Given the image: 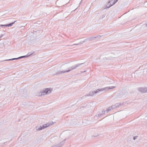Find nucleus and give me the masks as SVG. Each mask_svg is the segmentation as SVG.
I'll list each match as a JSON object with an SVG mask.
<instances>
[{
    "mask_svg": "<svg viewBox=\"0 0 147 147\" xmlns=\"http://www.w3.org/2000/svg\"><path fill=\"white\" fill-rule=\"evenodd\" d=\"M66 140V139H65L63 141L60 142L59 143L55 145H53L50 147H61L65 143V141Z\"/></svg>",
    "mask_w": 147,
    "mask_h": 147,
    "instance_id": "39448f33",
    "label": "nucleus"
},
{
    "mask_svg": "<svg viewBox=\"0 0 147 147\" xmlns=\"http://www.w3.org/2000/svg\"><path fill=\"white\" fill-rule=\"evenodd\" d=\"M123 105V104L121 103H117L115 104V106L117 108Z\"/></svg>",
    "mask_w": 147,
    "mask_h": 147,
    "instance_id": "ddd939ff",
    "label": "nucleus"
},
{
    "mask_svg": "<svg viewBox=\"0 0 147 147\" xmlns=\"http://www.w3.org/2000/svg\"><path fill=\"white\" fill-rule=\"evenodd\" d=\"M82 64V63L77 64L74 66H72L71 67H69L68 70H65L66 72H69L71 71V70L75 69L76 67L80 66Z\"/></svg>",
    "mask_w": 147,
    "mask_h": 147,
    "instance_id": "20e7f679",
    "label": "nucleus"
},
{
    "mask_svg": "<svg viewBox=\"0 0 147 147\" xmlns=\"http://www.w3.org/2000/svg\"><path fill=\"white\" fill-rule=\"evenodd\" d=\"M113 3V2H111L110 3H111V4H112Z\"/></svg>",
    "mask_w": 147,
    "mask_h": 147,
    "instance_id": "b1692460",
    "label": "nucleus"
},
{
    "mask_svg": "<svg viewBox=\"0 0 147 147\" xmlns=\"http://www.w3.org/2000/svg\"><path fill=\"white\" fill-rule=\"evenodd\" d=\"M16 22L15 21L13 22L10 23L9 24H5V25H0V26H6V27H9L12 26L13 24L15 22Z\"/></svg>",
    "mask_w": 147,
    "mask_h": 147,
    "instance_id": "1a4fd4ad",
    "label": "nucleus"
},
{
    "mask_svg": "<svg viewBox=\"0 0 147 147\" xmlns=\"http://www.w3.org/2000/svg\"><path fill=\"white\" fill-rule=\"evenodd\" d=\"M111 109H112L111 108V107H109L106 110L107 113H108L109 111H110Z\"/></svg>",
    "mask_w": 147,
    "mask_h": 147,
    "instance_id": "f3484780",
    "label": "nucleus"
},
{
    "mask_svg": "<svg viewBox=\"0 0 147 147\" xmlns=\"http://www.w3.org/2000/svg\"><path fill=\"white\" fill-rule=\"evenodd\" d=\"M103 89H98L95 91H93L92 92H90L89 94L88 95H87V96H93L94 94H96L98 93H99L100 92L102 91H103Z\"/></svg>",
    "mask_w": 147,
    "mask_h": 147,
    "instance_id": "7ed1b4c3",
    "label": "nucleus"
},
{
    "mask_svg": "<svg viewBox=\"0 0 147 147\" xmlns=\"http://www.w3.org/2000/svg\"><path fill=\"white\" fill-rule=\"evenodd\" d=\"M52 90V89L51 88H46L45 90H42L39 92L38 95L39 96H42L49 94L51 92Z\"/></svg>",
    "mask_w": 147,
    "mask_h": 147,
    "instance_id": "f257e3e1",
    "label": "nucleus"
},
{
    "mask_svg": "<svg viewBox=\"0 0 147 147\" xmlns=\"http://www.w3.org/2000/svg\"><path fill=\"white\" fill-rule=\"evenodd\" d=\"M66 46H70V45H67Z\"/></svg>",
    "mask_w": 147,
    "mask_h": 147,
    "instance_id": "393cba45",
    "label": "nucleus"
},
{
    "mask_svg": "<svg viewBox=\"0 0 147 147\" xmlns=\"http://www.w3.org/2000/svg\"><path fill=\"white\" fill-rule=\"evenodd\" d=\"M42 129H37V130H38V131H40L41 130H42Z\"/></svg>",
    "mask_w": 147,
    "mask_h": 147,
    "instance_id": "5701e85b",
    "label": "nucleus"
},
{
    "mask_svg": "<svg viewBox=\"0 0 147 147\" xmlns=\"http://www.w3.org/2000/svg\"><path fill=\"white\" fill-rule=\"evenodd\" d=\"M94 37V38H97L98 39H99L101 37V36H100V35H98V36H95V37Z\"/></svg>",
    "mask_w": 147,
    "mask_h": 147,
    "instance_id": "a211bd4d",
    "label": "nucleus"
},
{
    "mask_svg": "<svg viewBox=\"0 0 147 147\" xmlns=\"http://www.w3.org/2000/svg\"><path fill=\"white\" fill-rule=\"evenodd\" d=\"M32 54H30V55H28V56L25 55V56H21V57H18V59H21V58H24V57H28L29 56H30Z\"/></svg>",
    "mask_w": 147,
    "mask_h": 147,
    "instance_id": "4468645a",
    "label": "nucleus"
},
{
    "mask_svg": "<svg viewBox=\"0 0 147 147\" xmlns=\"http://www.w3.org/2000/svg\"><path fill=\"white\" fill-rule=\"evenodd\" d=\"M66 71H61L59 70L56 73V74H54V75H59L60 74H64L65 73H66Z\"/></svg>",
    "mask_w": 147,
    "mask_h": 147,
    "instance_id": "6e6552de",
    "label": "nucleus"
},
{
    "mask_svg": "<svg viewBox=\"0 0 147 147\" xmlns=\"http://www.w3.org/2000/svg\"><path fill=\"white\" fill-rule=\"evenodd\" d=\"M105 111H102V113L99 114L98 115V117L102 116V115L105 114Z\"/></svg>",
    "mask_w": 147,
    "mask_h": 147,
    "instance_id": "dca6fc26",
    "label": "nucleus"
},
{
    "mask_svg": "<svg viewBox=\"0 0 147 147\" xmlns=\"http://www.w3.org/2000/svg\"><path fill=\"white\" fill-rule=\"evenodd\" d=\"M116 87L115 86H111L109 87H106L104 88H101V89H103V90H108L109 89H112L114 88H115Z\"/></svg>",
    "mask_w": 147,
    "mask_h": 147,
    "instance_id": "9d476101",
    "label": "nucleus"
},
{
    "mask_svg": "<svg viewBox=\"0 0 147 147\" xmlns=\"http://www.w3.org/2000/svg\"><path fill=\"white\" fill-rule=\"evenodd\" d=\"M94 37H92L90 38H87L85 39V40L86 41V42L87 41H90L94 39Z\"/></svg>",
    "mask_w": 147,
    "mask_h": 147,
    "instance_id": "9b49d317",
    "label": "nucleus"
},
{
    "mask_svg": "<svg viewBox=\"0 0 147 147\" xmlns=\"http://www.w3.org/2000/svg\"><path fill=\"white\" fill-rule=\"evenodd\" d=\"M3 36V35L2 34H1V36H0V38H1Z\"/></svg>",
    "mask_w": 147,
    "mask_h": 147,
    "instance_id": "4be33fe9",
    "label": "nucleus"
},
{
    "mask_svg": "<svg viewBox=\"0 0 147 147\" xmlns=\"http://www.w3.org/2000/svg\"><path fill=\"white\" fill-rule=\"evenodd\" d=\"M138 136H134V137H133V140H136V139H137L138 138Z\"/></svg>",
    "mask_w": 147,
    "mask_h": 147,
    "instance_id": "6ab92c4d",
    "label": "nucleus"
},
{
    "mask_svg": "<svg viewBox=\"0 0 147 147\" xmlns=\"http://www.w3.org/2000/svg\"><path fill=\"white\" fill-rule=\"evenodd\" d=\"M111 107L112 109H115L116 108L115 106V105H112V106H111Z\"/></svg>",
    "mask_w": 147,
    "mask_h": 147,
    "instance_id": "aec40b11",
    "label": "nucleus"
},
{
    "mask_svg": "<svg viewBox=\"0 0 147 147\" xmlns=\"http://www.w3.org/2000/svg\"><path fill=\"white\" fill-rule=\"evenodd\" d=\"M17 59H18V58H14L10 59H6V60H4V61H12V60H17Z\"/></svg>",
    "mask_w": 147,
    "mask_h": 147,
    "instance_id": "2eb2a0df",
    "label": "nucleus"
},
{
    "mask_svg": "<svg viewBox=\"0 0 147 147\" xmlns=\"http://www.w3.org/2000/svg\"><path fill=\"white\" fill-rule=\"evenodd\" d=\"M117 2L118 0H115Z\"/></svg>",
    "mask_w": 147,
    "mask_h": 147,
    "instance_id": "a878e982",
    "label": "nucleus"
},
{
    "mask_svg": "<svg viewBox=\"0 0 147 147\" xmlns=\"http://www.w3.org/2000/svg\"><path fill=\"white\" fill-rule=\"evenodd\" d=\"M113 1V0H111V1H109L108 3L105 6V7L104 8V9H105L107 8H109L110 7H111L113 5H112V4H111V3H110L111 2H112Z\"/></svg>",
    "mask_w": 147,
    "mask_h": 147,
    "instance_id": "0eeeda50",
    "label": "nucleus"
},
{
    "mask_svg": "<svg viewBox=\"0 0 147 147\" xmlns=\"http://www.w3.org/2000/svg\"><path fill=\"white\" fill-rule=\"evenodd\" d=\"M146 25L147 26V23L146 24Z\"/></svg>",
    "mask_w": 147,
    "mask_h": 147,
    "instance_id": "bb28decb",
    "label": "nucleus"
},
{
    "mask_svg": "<svg viewBox=\"0 0 147 147\" xmlns=\"http://www.w3.org/2000/svg\"><path fill=\"white\" fill-rule=\"evenodd\" d=\"M53 124V123L52 121L49 122L46 124L39 125L36 127V129H44L50 125H51Z\"/></svg>",
    "mask_w": 147,
    "mask_h": 147,
    "instance_id": "f03ea898",
    "label": "nucleus"
},
{
    "mask_svg": "<svg viewBox=\"0 0 147 147\" xmlns=\"http://www.w3.org/2000/svg\"><path fill=\"white\" fill-rule=\"evenodd\" d=\"M86 42V41H85V40H84L83 41H80L78 43L74 44L73 45H71V46L77 45H81V44H82L83 43H84V42Z\"/></svg>",
    "mask_w": 147,
    "mask_h": 147,
    "instance_id": "f8f14e48",
    "label": "nucleus"
},
{
    "mask_svg": "<svg viewBox=\"0 0 147 147\" xmlns=\"http://www.w3.org/2000/svg\"><path fill=\"white\" fill-rule=\"evenodd\" d=\"M138 91L142 93H144L147 92V88H139L138 89Z\"/></svg>",
    "mask_w": 147,
    "mask_h": 147,
    "instance_id": "423d86ee",
    "label": "nucleus"
},
{
    "mask_svg": "<svg viewBox=\"0 0 147 147\" xmlns=\"http://www.w3.org/2000/svg\"><path fill=\"white\" fill-rule=\"evenodd\" d=\"M113 3L112 4V5H114L117 2L115 0H113Z\"/></svg>",
    "mask_w": 147,
    "mask_h": 147,
    "instance_id": "412c9836",
    "label": "nucleus"
}]
</instances>
